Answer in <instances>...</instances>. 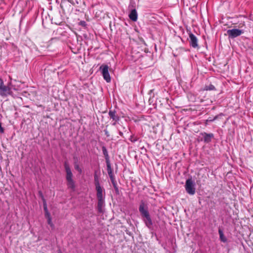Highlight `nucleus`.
<instances>
[{"instance_id": "obj_13", "label": "nucleus", "mask_w": 253, "mask_h": 253, "mask_svg": "<svg viewBox=\"0 0 253 253\" xmlns=\"http://www.w3.org/2000/svg\"><path fill=\"white\" fill-rule=\"evenodd\" d=\"M202 135L204 138V141L206 142H210L211 140V138L213 136V134L211 133L208 134L205 132L202 133Z\"/></svg>"}, {"instance_id": "obj_15", "label": "nucleus", "mask_w": 253, "mask_h": 253, "mask_svg": "<svg viewBox=\"0 0 253 253\" xmlns=\"http://www.w3.org/2000/svg\"><path fill=\"white\" fill-rule=\"evenodd\" d=\"M109 115L111 118L115 121H117L119 120V118L115 114V112L114 111H110L109 113Z\"/></svg>"}, {"instance_id": "obj_10", "label": "nucleus", "mask_w": 253, "mask_h": 253, "mask_svg": "<svg viewBox=\"0 0 253 253\" xmlns=\"http://www.w3.org/2000/svg\"><path fill=\"white\" fill-rule=\"evenodd\" d=\"M190 39V43L191 45L193 47H196L198 46L197 43V39L196 37L193 34H191L189 36Z\"/></svg>"}, {"instance_id": "obj_16", "label": "nucleus", "mask_w": 253, "mask_h": 253, "mask_svg": "<svg viewBox=\"0 0 253 253\" xmlns=\"http://www.w3.org/2000/svg\"><path fill=\"white\" fill-rule=\"evenodd\" d=\"M214 89H215L214 86L212 84H211L209 86H206L205 87V89L207 90H214Z\"/></svg>"}, {"instance_id": "obj_2", "label": "nucleus", "mask_w": 253, "mask_h": 253, "mask_svg": "<svg viewBox=\"0 0 253 253\" xmlns=\"http://www.w3.org/2000/svg\"><path fill=\"white\" fill-rule=\"evenodd\" d=\"M65 169L66 172V179L67 181V184L69 187L73 189L75 187L74 182L72 179V173L70 169L69 166L67 163L64 165Z\"/></svg>"}, {"instance_id": "obj_11", "label": "nucleus", "mask_w": 253, "mask_h": 253, "mask_svg": "<svg viewBox=\"0 0 253 253\" xmlns=\"http://www.w3.org/2000/svg\"><path fill=\"white\" fill-rule=\"evenodd\" d=\"M129 18L133 21H136L137 19V13L135 9H133L131 11L129 14Z\"/></svg>"}, {"instance_id": "obj_9", "label": "nucleus", "mask_w": 253, "mask_h": 253, "mask_svg": "<svg viewBox=\"0 0 253 253\" xmlns=\"http://www.w3.org/2000/svg\"><path fill=\"white\" fill-rule=\"evenodd\" d=\"M107 172L109 174V176L111 180V181L113 184H114V177L113 173V170L111 168V165L109 164V163L107 162Z\"/></svg>"}, {"instance_id": "obj_6", "label": "nucleus", "mask_w": 253, "mask_h": 253, "mask_svg": "<svg viewBox=\"0 0 253 253\" xmlns=\"http://www.w3.org/2000/svg\"><path fill=\"white\" fill-rule=\"evenodd\" d=\"M100 70L101 71V73L104 79L107 83L111 82V79L109 73V67L107 65H102L100 67Z\"/></svg>"}, {"instance_id": "obj_18", "label": "nucleus", "mask_w": 253, "mask_h": 253, "mask_svg": "<svg viewBox=\"0 0 253 253\" xmlns=\"http://www.w3.org/2000/svg\"><path fill=\"white\" fill-rule=\"evenodd\" d=\"M3 129L1 126V124L0 123V133H3Z\"/></svg>"}, {"instance_id": "obj_1", "label": "nucleus", "mask_w": 253, "mask_h": 253, "mask_svg": "<svg viewBox=\"0 0 253 253\" xmlns=\"http://www.w3.org/2000/svg\"><path fill=\"white\" fill-rule=\"evenodd\" d=\"M139 210L142 216L145 218L144 220L146 226L148 227H150L152 224V220L147 211V209L144 202L141 203L139 206Z\"/></svg>"}, {"instance_id": "obj_19", "label": "nucleus", "mask_w": 253, "mask_h": 253, "mask_svg": "<svg viewBox=\"0 0 253 253\" xmlns=\"http://www.w3.org/2000/svg\"><path fill=\"white\" fill-rule=\"evenodd\" d=\"M103 153L105 155H106L107 156V151L106 150V149L105 148H103Z\"/></svg>"}, {"instance_id": "obj_7", "label": "nucleus", "mask_w": 253, "mask_h": 253, "mask_svg": "<svg viewBox=\"0 0 253 253\" xmlns=\"http://www.w3.org/2000/svg\"><path fill=\"white\" fill-rule=\"evenodd\" d=\"M244 33V31L237 29H232L227 31V35L230 38H235Z\"/></svg>"}, {"instance_id": "obj_12", "label": "nucleus", "mask_w": 253, "mask_h": 253, "mask_svg": "<svg viewBox=\"0 0 253 253\" xmlns=\"http://www.w3.org/2000/svg\"><path fill=\"white\" fill-rule=\"evenodd\" d=\"M104 205V198L98 199L97 208L99 212L102 211V208Z\"/></svg>"}, {"instance_id": "obj_4", "label": "nucleus", "mask_w": 253, "mask_h": 253, "mask_svg": "<svg viewBox=\"0 0 253 253\" xmlns=\"http://www.w3.org/2000/svg\"><path fill=\"white\" fill-rule=\"evenodd\" d=\"M11 94V88L10 86L4 85L1 79L0 78V95L2 96H6Z\"/></svg>"}, {"instance_id": "obj_3", "label": "nucleus", "mask_w": 253, "mask_h": 253, "mask_svg": "<svg viewBox=\"0 0 253 253\" xmlns=\"http://www.w3.org/2000/svg\"><path fill=\"white\" fill-rule=\"evenodd\" d=\"M94 183L95 186V189L97 192V198L98 199H103L104 198V191L103 188L100 186L99 179L97 175L94 176Z\"/></svg>"}, {"instance_id": "obj_8", "label": "nucleus", "mask_w": 253, "mask_h": 253, "mask_svg": "<svg viewBox=\"0 0 253 253\" xmlns=\"http://www.w3.org/2000/svg\"><path fill=\"white\" fill-rule=\"evenodd\" d=\"M43 209L45 212V216L47 220V223L52 227H54V224L52 222L51 217L50 216V213L48 212L47 210V206L45 202H44L43 204Z\"/></svg>"}, {"instance_id": "obj_5", "label": "nucleus", "mask_w": 253, "mask_h": 253, "mask_svg": "<svg viewBox=\"0 0 253 253\" xmlns=\"http://www.w3.org/2000/svg\"><path fill=\"white\" fill-rule=\"evenodd\" d=\"M185 188L189 194L193 195L195 193V183L192 179H188L186 180Z\"/></svg>"}, {"instance_id": "obj_17", "label": "nucleus", "mask_w": 253, "mask_h": 253, "mask_svg": "<svg viewBox=\"0 0 253 253\" xmlns=\"http://www.w3.org/2000/svg\"><path fill=\"white\" fill-rule=\"evenodd\" d=\"M75 168L76 169H77L78 171H79L80 172H82V169H81L80 168V167L78 165H76L75 166Z\"/></svg>"}, {"instance_id": "obj_14", "label": "nucleus", "mask_w": 253, "mask_h": 253, "mask_svg": "<svg viewBox=\"0 0 253 253\" xmlns=\"http://www.w3.org/2000/svg\"><path fill=\"white\" fill-rule=\"evenodd\" d=\"M218 233H219V234L220 240L221 242H223V243L226 242H227V238L224 236L223 231L221 229H218Z\"/></svg>"}]
</instances>
